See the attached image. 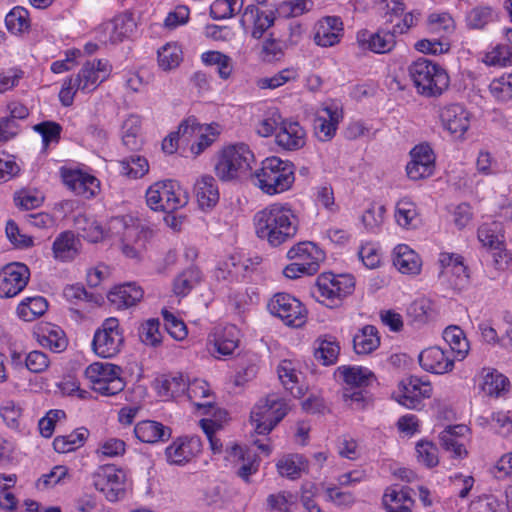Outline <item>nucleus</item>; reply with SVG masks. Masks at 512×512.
Listing matches in <instances>:
<instances>
[{
  "label": "nucleus",
  "instance_id": "1",
  "mask_svg": "<svg viewBox=\"0 0 512 512\" xmlns=\"http://www.w3.org/2000/svg\"><path fill=\"white\" fill-rule=\"evenodd\" d=\"M255 233L272 247L293 239L298 231L297 217L288 205L271 204L254 216Z\"/></svg>",
  "mask_w": 512,
  "mask_h": 512
},
{
  "label": "nucleus",
  "instance_id": "2",
  "mask_svg": "<svg viewBox=\"0 0 512 512\" xmlns=\"http://www.w3.org/2000/svg\"><path fill=\"white\" fill-rule=\"evenodd\" d=\"M109 230L120 235V249L131 259H138L146 248L152 230L141 220L130 215L117 216L110 220Z\"/></svg>",
  "mask_w": 512,
  "mask_h": 512
},
{
  "label": "nucleus",
  "instance_id": "3",
  "mask_svg": "<svg viewBox=\"0 0 512 512\" xmlns=\"http://www.w3.org/2000/svg\"><path fill=\"white\" fill-rule=\"evenodd\" d=\"M255 185L264 193L275 195L289 190L295 181V166L278 157L266 158L254 174Z\"/></svg>",
  "mask_w": 512,
  "mask_h": 512
},
{
  "label": "nucleus",
  "instance_id": "4",
  "mask_svg": "<svg viewBox=\"0 0 512 512\" xmlns=\"http://www.w3.org/2000/svg\"><path fill=\"white\" fill-rule=\"evenodd\" d=\"M408 70L421 95L439 96L449 86L450 79L445 69L427 58L417 59L409 66Z\"/></svg>",
  "mask_w": 512,
  "mask_h": 512
},
{
  "label": "nucleus",
  "instance_id": "5",
  "mask_svg": "<svg viewBox=\"0 0 512 512\" xmlns=\"http://www.w3.org/2000/svg\"><path fill=\"white\" fill-rule=\"evenodd\" d=\"M255 161L254 154L244 144L224 148L215 165V173L222 181H231L246 176Z\"/></svg>",
  "mask_w": 512,
  "mask_h": 512
},
{
  "label": "nucleus",
  "instance_id": "6",
  "mask_svg": "<svg viewBox=\"0 0 512 512\" xmlns=\"http://www.w3.org/2000/svg\"><path fill=\"white\" fill-rule=\"evenodd\" d=\"M354 288L355 281L352 275L326 272L317 277L312 295L318 302L334 308L340 306L343 299L352 294Z\"/></svg>",
  "mask_w": 512,
  "mask_h": 512
},
{
  "label": "nucleus",
  "instance_id": "7",
  "mask_svg": "<svg viewBox=\"0 0 512 512\" xmlns=\"http://www.w3.org/2000/svg\"><path fill=\"white\" fill-rule=\"evenodd\" d=\"M146 202L152 210L172 213L188 203V195L176 181H160L147 189Z\"/></svg>",
  "mask_w": 512,
  "mask_h": 512
},
{
  "label": "nucleus",
  "instance_id": "8",
  "mask_svg": "<svg viewBox=\"0 0 512 512\" xmlns=\"http://www.w3.org/2000/svg\"><path fill=\"white\" fill-rule=\"evenodd\" d=\"M120 374L121 368L108 362H94L85 370L92 389L103 396H113L123 391L125 382Z\"/></svg>",
  "mask_w": 512,
  "mask_h": 512
},
{
  "label": "nucleus",
  "instance_id": "9",
  "mask_svg": "<svg viewBox=\"0 0 512 512\" xmlns=\"http://www.w3.org/2000/svg\"><path fill=\"white\" fill-rule=\"evenodd\" d=\"M286 402L277 394L261 399L251 411V421L257 434H268L287 414Z\"/></svg>",
  "mask_w": 512,
  "mask_h": 512
},
{
  "label": "nucleus",
  "instance_id": "10",
  "mask_svg": "<svg viewBox=\"0 0 512 512\" xmlns=\"http://www.w3.org/2000/svg\"><path fill=\"white\" fill-rule=\"evenodd\" d=\"M123 343L124 335L119 320L110 317L95 331L92 347L99 357L112 358L121 351Z\"/></svg>",
  "mask_w": 512,
  "mask_h": 512
},
{
  "label": "nucleus",
  "instance_id": "11",
  "mask_svg": "<svg viewBox=\"0 0 512 512\" xmlns=\"http://www.w3.org/2000/svg\"><path fill=\"white\" fill-rule=\"evenodd\" d=\"M269 312L281 319L285 325L301 327L306 323L307 310L294 296L288 293H277L268 302Z\"/></svg>",
  "mask_w": 512,
  "mask_h": 512
},
{
  "label": "nucleus",
  "instance_id": "12",
  "mask_svg": "<svg viewBox=\"0 0 512 512\" xmlns=\"http://www.w3.org/2000/svg\"><path fill=\"white\" fill-rule=\"evenodd\" d=\"M93 484L108 501L116 502L125 496L126 474L114 465L101 466L93 475Z\"/></svg>",
  "mask_w": 512,
  "mask_h": 512
},
{
  "label": "nucleus",
  "instance_id": "13",
  "mask_svg": "<svg viewBox=\"0 0 512 512\" xmlns=\"http://www.w3.org/2000/svg\"><path fill=\"white\" fill-rule=\"evenodd\" d=\"M500 230L501 225L498 222L485 223L478 229V239L483 246L490 249L496 267L504 269L512 261V254L504 248Z\"/></svg>",
  "mask_w": 512,
  "mask_h": 512
},
{
  "label": "nucleus",
  "instance_id": "14",
  "mask_svg": "<svg viewBox=\"0 0 512 512\" xmlns=\"http://www.w3.org/2000/svg\"><path fill=\"white\" fill-rule=\"evenodd\" d=\"M438 261L441 266L439 279L453 289H463L469 278L463 258L460 255L444 252L440 254Z\"/></svg>",
  "mask_w": 512,
  "mask_h": 512
},
{
  "label": "nucleus",
  "instance_id": "15",
  "mask_svg": "<svg viewBox=\"0 0 512 512\" xmlns=\"http://www.w3.org/2000/svg\"><path fill=\"white\" fill-rule=\"evenodd\" d=\"M432 395V386L429 382L411 376L403 380L399 385V392L395 395V400L408 409H418L422 400L430 398Z\"/></svg>",
  "mask_w": 512,
  "mask_h": 512
},
{
  "label": "nucleus",
  "instance_id": "16",
  "mask_svg": "<svg viewBox=\"0 0 512 512\" xmlns=\"http://www.w3.org/2000/svg\"><path fill=\"white\" fill-rule=\"evenodd\" d=\"M110 72L111 66L107 60L87 61L73 79L79 91L90 93L109 77Z\"/></svg>",
  "mask_w": 512,
  "mask_h": 512
},
{
  "label": "nucleus",
  "instance_id": "17",
  "mask_svg": "<svg viewBox=\"0 0 512 512\" xmlns=\"http://www.w3.org/2000/svg\"><path fill=\"white\" fill-rule=\"evenodd\" d=\"M30 278L29 268L22 263H11L0 271V297L12 298L27 285Z\"/></svg>",
  "mask_w": 512,
  "mask_h": 512
},
{
  "label": "nucleus",
  "instance_id": "18",
  "mask_svg": "<svg viewBox=\"0 0 512 512\" xmlns=\"http://www.w3.org/2000/svg\"><path fill=\"white\" fill-rule=\"evenodd\" d=\"M202 450L199 436H183L175 439L166 449L169 464L182 466L191 461Z\"/></svg>",
  "mask_w": 512,
  "mask_h": 512
},
{
  "label": "nucleus",
  "instance_id": "19",
  "mask_svg": "<svg viewBox=\"0 0 512 512\" xmlns=\"http://www.w3.org/2000/svg\"><path fill=\"white\" fill-rule=\"evenodd\" d=\"M411 160L406 166L410 179L420 180L431 176L435 168V155L432 148L426 144L416 145L410 151Z\"/></svg>",
  "mask_w": 512,
  "mask_h": 512
},
{
  "label": "nucleus",
  "instance_id": "20",
  "mask_svg": "<svg viewBox=\"0 0 512 512\" xmlns=\"http://www.w3.org/2000/svg\"><path fill=\"white\" fill-rule=\"evenodd\" d=\"M275 22L274 10H261L255 4L246 6L240 18V24L245 30H250L251 36L260 39Z\"/></svg>",
  "mask_w": 512,
  "mask_h": 512
},
{
  "label": "nucleus",
  "instance_id": "21",
  "mask_svg": "<svg viewBox=\"0 0 512 512\" xmlns=\"http://www.w3.org/2000/svg\"><path fill=\"white\" fill-rule=\"evenodd\" d=\"M342 109L337 103H330L323 106L316 115L314 129L321 141L330 140L336 132L338 124L342 120Z\"/></svg>",
  "mask_w": 512,
  "mask_h": 512
},
{
  "label": "nucleus",
  "instance_id": "22",
  "mask_svg": "<svg viewBox=\"0 0 512 512\" xmlns=\"http://www.w3.org/2000/svg\"><path fill=\"white\" fill-rule=\"evenodd\" d=\"M442 126L456 139H460L470 127V113L459 104L446 106L440 111Z\"/></svg>",
  "mask_w": 512,
  "mask_h": 512
},
{
  "label": "nucleus",
  "instance_id": "23",
  "mask_svg": "<svg viewBox=\"0 0 512 512\" xmlns=\"http://www.w3.org/2000/svg\"><path fill=\"white\" fill-rule=\"evenodd\" d=\"M62 179L71 191L87 199L94 197L100 188L96 177L81 170H63Z\"/></svg>",
  "mask_w": 512,
  "mask_h": 512
},
{
  "label": "nucleus",
  "instance_id": "24",
  "mask_svg": "<svg viewBox=\"0 0 512 512\" xmlns=\"http://www.w3.org/2000/svg\"><path fill=\"white\" fill-rule=\"evenodd\" d=\"M343 30V22L340 17H323L315 25L314 42L325 48L335 46L341 41Z\"/></svg>",
  "mask_w": 512,
  "mask_h": 512
},
{
  "label": "nucleus",
  "instance_id": "25",
  "mask_svg": "<svg viewBox=\"0 0 512 512\" xmlns=\"http://www.w3.org/2000/svg\"><path fill=\"white\" fill-rule=\"evenodd\" d=\"M419 364L427 372L434 374H445L452 371L454 358L450 351H444L438 346L424 349L419 354Z\"/></svg>",
  "mask_w": 512,
  "mask_h": 512
},
{
  "label": "nucleus",
  "instance_id": "26",
  "mask_svg": "<svg viewBox=\"0 0 512 512\" xmlns=\"http://www.w3.org/2000/svg\"><path fill=\"white\" fill-rule=\"evenodd\" d=\"M356 39L362 50H369L377 54L390 52L396 44L392 31L379 30L373 33L363 29L357 32Z\"/></svg>",
  "mask_w": 512,
  "mask_h": 512
},
{
  "label": "nucleus",
  "instance_id": "27",
  "mask_svg": "<svg viewBox=\"0 0 512 512\" xmlns=\"http://www.w3.org/2000/svg\"><path fill=\"white\" fill-rule=\"evenodd\" d=\"M144 295L143 289L135 282H127L113 287L107 298L116 309H127L135 306Z\"/></svg>",
  "mask_w": 512,
  "mask_h": 512
},
{
  "label": "nucleus",
  "instance_id": "28",
  "mask_svg": "<svg viewBox=\"0 0 512 512\" xmlns=\"http://www.w3.org/2000/svg\"><path fill=\"white\" fill-rule=\"evenodd\" d=\"M305 137V130L298 122L283 120L276 133V143L286 150H298L305 145Z\"/></svg>",
  "mask_w": 512,
  "mask_h": 512
},
{
  "label": "nucleus",
  "instance_id": "29",
  "mask_svg": "<svg viewBox=\"0 0 512 512\" xmlns=\"http://www.w3.org/2000/svg\"><path fill=\"white\" fill-rule=\"evenodd\" d=\"M287 258L303 263L305 266L313 267V270L318 272L320 262L325 259V254L313 242L305 241L291 247L287 252Z\"/></svg>",
  "mask_w": 512,
  "mask_h": 512
},
{
  "label": "nucleus",
  "instance_id": "30",
  "mask_svg": "<svg viewBox=\"0 0 512 512\" xmlns=\"http://www.w3.org/2000/svg\"><path fill=\"white\" fill-rule=\"evenodd\" d=\"M135 29V23L132 18L126 15L116 16L110 22L103 25L100 41L103 43L116 44L123 41Z\"/></svg>",
  "mask_w": 512,
  "mask_h": 512
},
{
  "label": "nucleus",
  "instance_id": "31",
  "mask_svg": "<svg viewBox=\"0 0 512 512\" xmlns=\"http://www.w3.org/2000/svg\"><path fill=\"white\" fill-rule=\"evenodd\" d=\"M187 398L196 406L198 411L203 414L211 413L214 404V396L209 384L203 379H188Z\"/></svg>",
  "mask_w": 512,
  "mask_h": 512
},
{
  "label": "nucleus",
  "instance_id": "32",
  "mask_svg": "<svg viewBox=\"0 0 512 512\" xmlns=\"http://www.w3.org/2000/svg\"><path fill=\"white\" fill-rule=\"evenodd\" d=\"M393 265L402 274L417 275L421 271L422 262L408 245L399 244L393 250Z\"/></svg>",
  "mask_w": 512,
  "mask_h": 512
},
{
  "label": "nucleus",
  "instance_id": "33",
  "mask_svg": "<svg viewBox=\"0 0 512 512\" xmlns=\"http://www.w3.org/2000/svg\"><path fill=\"white\" fill-rule=\"evenodd\" d=\"M277 372L282 385L291 395L295 398H301L305 395L306 388L301 383L302 374L296 369L295 364L291 360H283L279 364Z\"/></svg>",
  "mask_w": 512,
  "mask_h": 512
},
{
  "label": "nucleus",
  "instance_id": "34",
  "mask_svg": "<svg viewBox=\"0 0 512 512\" xmlns=\"http://www.w3.org/2000/svg\"><path fill=\"white\" fill-rule=\"evenodd\" d=\"M337 372L347 385L346 388L354 390L363 389L376 380L374 373L362 366H340Z\"/></svg>",
  "mask_w": 512,
  "mask_h": 512
},
{
  "label": "nucleus",
  "instance_id": "35",
  "mask_svg": "<svg viewBox=\"0 0 512 512\" xmlns=\"http://www.w3.org/2000/svg\"><path fill=\"white\" fill-rule=\"evenodd\" d=\"M197 202L202 210L212 209L219 201V190L212 176H202L195 184Z\"/></svg>",
  "mask_w": 512,
  "mask_h": 512
},
{
  "label": "nucleus",
  "instance_id": "36",
  "mask_svg": "<svg viewBox=\"0 0 512 512\" xmlns=\"http://www.w3.org/2000/svg\"><path fill=\"white\" fill-rule=\"evenodd\" d=\"M209 342L213 345V353L216 352L219 356H229L238 347L239 331L233 325L226 326L223 330L216 332Z\"/></svg>",
  "mask_w": 512,
  "mask_h": 512
},
{
  "label": "nucleus",
  "instance_id": "37",
  "mask_svg": "<svg viewBox=\"0 0 512 512\" xmlns=\"http://www.w3.org/2000/svg\"><path fill=\"white\" fill-rule=\"evenodd\" d=\"M135 436L144 443L166 441L171 436L170 428L156 421H142L134 428Z\"/></svg>",
  "mask_w": 512,
  "mask_h": 512
},
{
  "label": "nucleus",
  "instance_id": "38",
  "mask_svg": "<svg viewBox=\"0 0 512 512\" xmlns=\"http://www.w3.org/2000/svg\"><path fill=\"white\" fill-rule=\"evenodd\" d=\"M467 431L468 428L465 425L447 427L439 434L441 446L451 452L454 457L462 458L467 452L460 439Z\"/></svg>",
  "mask_w": 512,
  "mask_h": 512
},
{
  "label": "nucleus",
  "instance_id": "39",
  "mask_svg": "<svg viewBox=\"0 0 512 512\" xmlns=\"http://www.w3.org/2000/svg\"><path fill=\"white\" fill-rule=\"evenodd\" d=\"M382 503L386 512H412L414 500L407 489L389 487L385 490Z\"/></svg>",
  "mask_w": 512,
  "mask_h": 512
},
{
  "label": "nucleus",
  "instance_id": "40",
  "mask_svg": "<svg viewBox=\"0 0 512 512\" xmlns=\"http://www.w3.org/2000/svg\"><path fill=\"white\" fill-rule=\"evenodd\" d=\"M276 467L282 477L296 480L308 471V461L301 454H289L279 459Z\"/></svg>",
  "mask_w": 512,
  "mask_h": 512
},
{
  "label": "nucleus",
  "instance_id": "41",
  "mask_svg": "<svg viewBox=\"0 0 512 512\" xmlns=\"http://www.w3.org/2000/svg\"><path fill=\"white\" fill-rule=\"evenodd\" d=\"M78 239L71 231L62 232L53 243V254L57 260L70 261L78 254Z\"/></svg>",
  "mask_w": 512,
  "mask_h": 512
},
{
  "label": "nucleus",
  "instance_id": "42",
  "mask_svg": "<svg viewBox=\"0 0 512 512\" xmlns=\"http://www.w3.org/2000/svg\"><path fill=\"white\" fill-rule=\"evenodd\" d=\"M380 338L376 327L366 325L353 337V347L357 354H369L378 348Z\"/></svg>",
  "mask_w": 512,
  "mask_h": 512
},
{
  "label": "nucleus",
  "instance_id": "43",
  "mask_svg": "<svg viewBox=\"0 0 512 512\" xmlns=\"http://www.w3.org/2000/svg\"><path fill=\"white\" fill-rule=\"evenodd\" d=\"M188 379L184 375L171 374L163 377L158 383V393L162 397L176 398L186 395Z\"/></svg>",
  "mask_w": 512,
  "mask_h": 512
},
{
  "label": "nucleus",
  "instance_id": "44",
  "mask_svg": "<svg viewBox=\"0 0 512 512\" xmlns=\"http://www.w3.org/2000/svg\"><path fill=\"white\" fill-rule=\"evenodd\" d=\"M443 339L450 347V351L455 354V358L462 360L469 351V342L464 332L458 326H449L443 331Z\"/></svg>",
  "mask_w": 512,
  "mask_h": 512
},
{
  "label": "nucleus",
  "instance_id": "45",
  "mask_svg": "<svg viewBox=\"0 0 512 512\" xmlns=\"http://www.w3.org/2000/svg\"><path fill=\"white\" fill-rule=\"evenodd\" d=\"M48 309L47 300L42 296L25 298L17 307L18 316L24 321H33Z\"/></svg>",
  "mask_w": 512,
  "mask_h": 512
},
{
  "label": "nucleus",
  "instance_id": "46",
  "mask_svg": "<svg viewBox=\"0 0 512 512\" xmlns=\"http://www.w3.org/2000/svg\"><path fill=\"white\" fill-rule=\"evenodd\" d=\"M395 219L403 228H415L419 224V215L415 203L404 198L397 202L395 208Z\"/></svg>",
  "mask_w": 512,
  "mask_h": 512
},
{
  "label": "nucleus",
  "instance_id": "47",
  "mask_svg": "<svg viewBox=\"0 0 512 512\" xmlns=\"http://www.w3.org/2000/svg\"><path fill=\"white\" fill-rule=\"evenodd\" d=\"M141 121L138 116L130 115L124 120L121 127L122 143L129 150H137L141 146Z\"/></svg>",
  "mask_w": 512,
  "mask_h": 512
},
{
  "label": "nucleus",
  "instance_id": "48",
  "mask_svg": "<svg viewBox=\"0 0 512 512\" xmlns=\"http://www.w3.org/2000/svg\"><path fill=\"white\" fill-rule=\"evenodd\" d=\"M202 62L207 66H215L219 77L227 80L233 71V61L231 57L220 51H207L201 55Z\"/></svg>",
  "mask_w": 512,
  "mask_h": 512
},
{
  "label": "nucleus",
  "instance_id": "49",
  "mask_svg": "<svg viewBox=\"0 0 512 512\" xmlns=\"http://www.w3.org/2000/svg\"><path fill=\"white\" fill-rule=\"evenodd\" d=\"M88 436V430L79 428L64 436H57L53 441V447L58 453H68L81 447Z\"/></svg>",
  "mask_w": 512,
  "mask_h": 512
},
{
  "label": "nucleus",
  "instance_id": "50",
  "mask_svg": "<svg viewBox=\"0 0 512 512\" xmlns=\"http://www.w3.org/2000/svg\"><path fill=\"white\" fill-rule=\"evenodd\" d=\"M200 281V270L196 267H190L175 278L173 291L177 296H186Z\"/></svg>",
  "mask_w": 512,
  "mask_h": 512
},
{
  "label": "nucleus",
  "instance_id": "51",
  "mask_svg": "<svg viewBox=\"0 0 512 512\" xmlns=\"http://www.w3.org/2000/svg\"><path fill=\"white\" fill-rule=\"evenodd\" d=\"M120 173L132 179L142 178L149 171L148 161L139 155H131L119 161Z\"/></svg>",
  "mask_w": 512,
  "mask_h": 512
},
{
  "label": "nucleus",
  "instance_id": "52",
  "mask_svg": "<svg viewBox=\"0 0 512 512\" xmlns=\"http://www.w3.org/2000/svg\"><path fill=\"white\" fill-rule=\"evenodd\" d=\"M76 228L80 236L92 243H97L104 238L103 227L94 219L79 215L75 219Z\"/></svg>",
  "mask_w": 512,
  "mask_h": 512
},
{
  "label": "nucleus",
  "instance_id": "53",
  "mask_svg": "<svg viewBox=\"0 0 512 512\" xmlns=\"http://www.w3.org/2000/svg\"><path fill=\"white\" fill-rule=\"evenodd\" d=\"M220 134L219 125L216 123L201 125V132L196 135L197 141L191 145V152L198 156L208 148Z\"/></svg>",
  "mask_w": 512,
  "mask_h": 512
},
{
  "label": "nucleus",
  "instance_id": "54",
  "mask_svg": "<svg viewBox=\"0 0 512 512\" xmlns=\"http://www.w3.org/2000/svg\"><path fill=\"white\" fill-rule=\"evenodd\" d=\"M243 0H215L210 6V16L215 20L228 19L241 11Z\"/></svg>",
  "mask_w": 512,
  "mask_h": 512
},
{
  "label": "nucleus",
  "instance_id": "55",
  "mask_svg": "<svg viewBox=\"0 0 512 512\" xmlns=\"http://www.w3.org/2000/svg\"><path fill=\"white\" fill-rule=\"evenodd\" d=\"M181 61L182 50L176 43H168L158 50V63L165 71L178 67Z\"/></svg>",
  "mask_w": 512,
  "mask_h": 512
},
{
  "label": "nucleus",
  "instance_id": "56",
  "mask_svg": "<svg viewBox=\"0 0 512 512\" xmlns=\"http://www.w3.org/2000/svg\"><path fill=\"white\" fill-rule=\"evenodd\" d=\"M509 387V380L503 374L492 371L488 372L483 379L482 390L490 396H500Z\"/></svg>",
  "mask_w": 512,
  "mask_h": 512
},
{
  "label": "nucleus",
  "instance_id": "57",
  "mask_svg": "<svg viewBox=\"0 0 512 512\" xmlns=\"http://www.w3.org/2000/svg\"><path fill=\"white\" fill-rule=\"evenodd\" d=\"M8 30L19 33L30 27L29 12L23 7H14L5 17Z\"/></svg>",
  "mask_w": 512,
  "mask_h": 512
},
{
  "label": "nucleus",
  "instance_id": "58",
  "mask_svg": "<svg viewBox=\"0 0 512 512\" xmlns=\"http://www.w3.org/2000/svg\"><path fill=\"white\" fill-rule=\"evenodd\" d=\"M298 77L297 70L294 68H285L271 77H264L257 81V86L261 89H276L289 81Z\"/></svg>",
  "mask_w": 512,
  "mask_h": 512
},
{
  "label": "nucleus",
  "instance_id": "59",
  "mask_svg": "<svg viewBox=\"0 0 512 512\" xmlns=\"http://www.w3.org/2000/svg\"><path fill=\"white\" fill-rule=\"evenodd\" d=\"M484 63L490 66H511L512 46L501 43L485 55Z\"/></svg>",
  "mask_w": 512,
  "mask_h": 512
},
{
  "label": "nucleus",
  "instance_id": "60",
  "mask_svg": "<svg viewBox=\"0 0 512 512\" xmlns=\"http://www.w3.org/2000/svg\"><path fill=\"white\" fill-rule=\"evenodd\" d=\"M432 304L428 299L420 298L413 301L407 308V315L414 323L423 324L431 318Z\"/></svg>",
  "mask_w": 512,
  "mask_h": 512
},
{
  "label": "nucleus",
  "instance_id": "61",
  "mask_svg": "<svg viewBox=\"0 0 512 512\" xmlns=\"http://www.w3.org/2000/svg\"><path fill=\"white\" fill-rule=\"evenodd\" d=\"M160 321L158 319H148L139 327V337L141 342L149 346H157L161 343L162 335L159 330Z\"/></svg>",
  "mask_w": 512,
  "mask_h": 512
},
{
  "label": "nucleus",
  "instance_id": "62",
  "mask_svg": "<svg viewBox=\"0 0 512 512\" xmlns=\"http://www.w3.org/2000/svg\"><path fill=\"white\" fill-rule=\"evenodd\" d=\"M164 325L168 334L177 341L184 340L188 335V330L185 323L177 318L173 313L164 309L162 311Z\"/></svg>",
  "mask_w": 512,
  "mask_h": 512
},
{
  "label": "nucleus",
  "instance_id": "63",
  "mask_svg": "<svg viewBox=\"0 0 512 512\" xmlns=\"http://www.w3.org/2000/svg\"><path fill=\"white\" fill-rule=\"evenodd\" d=\"M492 95L500 101L512 99V74L494 79L489 85Z\"/></svg>",
  "mask_w": 512,
  "mask_h": 512
},
{
  "label": "nucleus",
  "instance_id": "64",
  "mask_svg": "<svg viewBox=\"0 0 512 512\" xmlns=\"http://www.w3.org/2000/svg\"><path fill=\"white\" fill-rule=\"evenodd\" d=\"M385 207L382 205H371L362 215V222L366 229L376 233L384 220Z\"/></svg>",
  "mask_w": 512,
  "mask_h": 512
}]
</instances>
